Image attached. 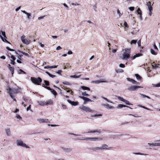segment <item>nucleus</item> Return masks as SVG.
<instances>
[{
    "mask_svg": "<svg viewBox=\"0 0 160 160\" xmlns=\"http://www.w3.org/2000/svg\"><path fill=\"white\" fill-rule=\"evenodd\" d=\"M88 22L89 23H92V22L91 21H90V20H86V21L84 20V21H82L81 22V23L80 24V25H81L83 22Z\"/></svg>",
    "mask_w": 160,
    "mask_h": 160,
    "instance_id": "obj_42",
    "label": "nucleus"
},
{
    "mask_svg": "<svg viewBox=\"0 0 160 160\" xmlns=\"http://www.w3.org/2000/svg\"><path fill=\"white\" fill-rule=\"evenodd\" d=\"M160 146V142L154 143V146Z\"/></svg>",
    "mask_w": 160,
    "mask_h": 160,
    "instance_id": "obj_51",
    "label": "nucleus"
},
{
    "mask_svg": "<svg viewBox=\"0 0 160 160\" xmlns=\"http://www.w3.org/2000/svg\"><path fill=\"white\" fill-rule=\"evenodd\" d=\"M127 107V108H130V109H132V108L130 107H129V106H126L125 105H123V104H119L117 106V108H122V107Z\"/></svg>",
    "mask_w": 160,
    "mask_h": 160,
    "instance_id": "obj_20",
    "label": "nucleus"
},
{
    "mask_svg": "<svg viewBox=\"0 0 160 160\" xmlns=\"http://www.w3.org/2000/svg\"><path fill=\"white\" fill-rule=\"evenodd\" d=\"M93 8L94 10L95 11H97V10H96V8H97L96 4H95V5H94V6H93Z\"/></svg>",
    "mask_w": 160,
    "mask_h": 160,
    "instance_id": "obj_59",
    "label": "nucleus"
},
{
    "mask_svg": "<svg viewBox=\"0 0 160 160\" xmlns=\"http://www.w3.org/2000/svg\"><path fill=\"white\" fill-rule=\"evenodd\" d=\"M82 95L83 96H88L89 95L86 93V92H83L82 93Z\"/></svg>",
    "mask_w": 160,
    "mask_h": 160,
    "instance_id": "obj_49",
    "label": "nucleus"
},
{
    "mask_svg": "<svg viewBox=\"0 0 160 160\" xmlns=\"http://www.w3.org/2000/svg\"><path fill=\"white\" fill-rule=\"evenodd\" d=\"M81 88L84 90H87L88 91L90 90V88H89L87 87L86 86H82L81 87Z\"/></svg>",
    "mask_w": 160,
    "mask_h": 160,
    "instance_id": "obj_26",
    "label": "nucleus"
},
{
    "mask_svg": "<svg viewBox=\"0 0 160 160\" xmlns=\"http://www.w3.org/2000/svg\"><path fill=\"white\" fill-rule=\"evenodd\" d=\"M79 108H80L82 110L86 112H96V111L94 110H92L90 108L84 106L83 105H82L79 107Z\"/></svg>",
    "mask_w": 160,
    "mask_h": 160,
    "instance_id": "obj_4",
    "label": "nucleus"
},
{
    "mask_svg": "<svg viewBox=\"0 0 160 160\" xmlns=\"http://www.w3.org/2000/svg\"><path fill=\"white\" fill-rule=\"evenodd\" d=\"M101 132L100 130H94L93 131H89L87 133H95V132H98V133H101Z\"/></svg>",
    "mask_w": 160,
    "mask_h": 160,
    "instance_id": "obj_25",
    "label": "nucleus"
},
{
    "mask_svg": "<svg viewBox=\"0 0 160 160\" xmlns=\"http://www.w3.org/2000/svg\"><path fill=\"white\" fill-rule=\"evenodd\" d=\"M37 121L40 123H48L49 120L47 119L39 118L37 120Z\"/></svg>",
    "mask_w": 160,
    "mask_h": 160,
    "instance_id": "obj_9",
    "label": "nucleus"
},
{
    "mask_svg": "<svg viewBox=\"0 0 160 160\" xmlns=\"http://www.w3.org/2000/svg\"><path fill=\"white\" fill-rule=\"evenodd\" d=\"M44 87L47 89L50 90V91H51L52 89L50 87H47V86H44Z\"/></svg>",
    "mask_w": 160,
    "mask_h": 160,
    "instance_id": "obj_55",
    "label": "nucleus"
},
{
    "mask_svg": "<svg viewBox=\"0 0 160 160\" xmlns=\"http://www.w3.org/2000/svg\"><path fill=\"white\" fill-rule=\"evenodd\" d=\"M62 48L60 46H58L56 48V50H59L61 49Z\"/></svg>",
    "mask_w": 160,
    "mask_h": 160,
    "instance_id": "obj_63",
    "label": "nucleus"
},
{
    "mask_svg": "<svg viewBox=\"0 0 160 160\" xmlns=\"http://www.w3.org/2000/svg\"><path fill=\"white\" fill-rule=\"evenodd\" d=\"M140 95L142 96L143 98H147L148 99H150V97L145 95L143 94H140Z\"/></svg>",
    "mask_w": 160,
    "mask_h": 160,
    "instance_id": "obj_43",
    "label": "nucleus"
},
{
    "mask_svg": "<svg viewBox=\"0 0 160 160\" xmlns=\"http://www.w3.org/2000/svg\"><path fill=\"white\" fill-rule=\"evenodd\" d=\"M38 103L39 105L42 106H44L45 105L46 103L43 101H38Z\"/></svg>",
    "mask_w": 160,
    "mask_h": 160,
    "instance_id": "obj_28",
    "label": "nucleus"
},
{
    "mask_svg": "<svg viewBox=\"0 0 160 160\" xmlns=\"http://www.w3.org/2000/svg\"><path fill=\"white\" fill-rule=\"evenodd\" d=\"M79 98H81L84 101V102H83V104H86V103L87 102H93V101H92V100H91V99H89L88 98H86V97H82V96H80Z\"/></svg>",
    "mask_w": 160,
    "mask_h": 160,
    "instance_id": "obj_8",
    "label": "nucleus"
},
{
    "mask_svg": "<svg viewBox=\"0 0 160 160\" xmlns=\"http://www.w3.org/2000/svg\"><path fill=\"white\" fill-rule=\"evenodd\" d=\"M31 80L34 84L38 85H40L42 82V79L39 77H38L37 78L31 77Z\"/></svg>",
    "mask_w": 160,
    "mask_h": 160,
    "instance_id": "obj_2",
    "label": "nucleus"
},
{
    "mask_svg": "<svg viewBox=\"0 0 160 160\" xmlns=\"http://www.w3.org/2000/svg\"><path fill=\"white\" fill-rule=\"evenodd\" d=\"M62 148L65 152H71L72 150V149L71 148H65L62 147Z\"/></svg>",
    "mask_w": 160,
    "mask_h": 160,
    "instance_id": "obj_14",
    "label": "nucleus"
},
{
    "mask_svg": "<svg viewBox=\"0 0 160 160\" xmlns=\"http://www.w3.org/2000/svg\"><path fill=\"white\" fill-rule=\"evenodd\" d=\"M91 150H93L94 151H101V147H97L93 148H92L91 149Z\"/></svg>",
    "mask_w": 160,
    "mask_h": 160,
    "instance_id": "obj_24",
    "label": "nucleus"
},
{
    "mask_svg": "<svg viewBox=\"0 0 160 160\" xmlns=\"http://www.w3.org/2000/svg\"><path fill=\"white\" fill-rule=\"evenodd\" d=\"M107 81H102V80H96L92 81L91 82L92 83L98 84L101 82H107Z\"/></svg>",
    "mask_w": 160,
    "mask_h": 160,
    "instance_id": "obj_10",
    "label": "nucleus"
},
{
    "mask_svg": "<svg viewBox=\"0 0 160 160\" xmlns=\"http://www.w3.org/2000/svg\"><path fill=\"white\" fill-rule=\"evenodd\" d=\"M150 52L151 53L154 55H156L157 54V53L155 52L153 49H150Z\"/></svg>",
    "mask_w": 160,
    "mask_h": 160,
    "instance_id": "obj_34",
    "label": "nucleus"
},
{
    "mask_svg": "<svg viewBox=\"0 0 160 160\" xmlns=\"http://www.w3.org/2000/svg\"><path fill=\"white\" fill-rule=\"evenodd\" d=\"M137 12L138 14L140 15L141 14H142V12L141 10L139 8H138L137 11Z\"/></svg>",
    "mask_w": 160,
    "mask_h": 160,
    "instance_id": "obj_46",
    "label": "nucleus"
},
{
    "mask_svg": "<svg viewBox=\"0 0 160 160\" xmlns=\"http://www.w3.org/2000/svg\"><path fill=\"white\" fill-rule=\"evenodd\" d=\"M19 52L21 53H22V54H23V55H25L28 57H29V54L27 53H25V52H22V51H18Z\"/></svg>",
    "mask_w": 160,
    "mask_h": 160,
    "instance_id": "obj_38",
    "label": "nucleus"
},
{
    "mask_svg": "<svg viewBox=\"0 0 160 160\" xmlns=\"http://www.w3.org/2000/svg\"><path fill=\"white\" fill-rule=\"evenodd\" d=\"M21 11L23 13H24L27 15V18L28 19H31V18L32 17L31 13L27 12L25 10H22Z\"/></svg>",
    "mask_w": 160,
    "mask_h": 160,
    "instance_id": "obj_16",
    "label": "nucleus"
},
{
    "mask_svg": "<svg viewBox=\"0 0 160 160\" xmlns=\"http://www.w3.org/2000/svg\"><path fill=\"white\" fill-rule=\"evenodd\" d=\"M124 26L126 27H127V28L128 27V25L127 24V22H124Z\"/></svg>",
    "mask_w": 160,
    "mask_h": 160,
    "instance_id": "obj_56",
    "label": "nucleus"
},
{
    "mask_svg": "<svg viewBox=\"0 0 160 160\" xmlns=\"http://www.w3.org/2000/svg\"><path fill=\"white\" fill-rule=\"evenodd\" d=\"M135 75L137 79H140L141 78L140 75L138 74H135Z\"/></svg>",
    "mask_w": 160,
    "mask_h": 160,
    "instance_id": "obj_47",
    "label": "nucleus"
},
{
    "mask_svg": "<svg viewBox=\"0 0 160 160\" xmlns=\"http://www.w3.org/2000/svg\"><path fill=\"white\" fill-rule=\"evenodd\" d=\"M16 117L18 119H21L22 118L21 117V116L18 114H17Z\"/></svg>",
    "mask_w": 160,
    "mask_h": 160,
    "instance_id": "obj_61",
    "label": "nucleus"
},
{
    "mask_svg": "<svg viewBox=\"0 0 160 160\" xmlns=\"http://www.w3.org/2000/svg\"><path fill=\"white\" fill-rule=\"evenodd\" d=\"M21 38L22 41L23 43L27 45H28L30 43V40L25 39V36L24 35L22 36Z\"/></svg>",
    "mask_w": 160,
    "mask_h": 160,
    "instance_id": "obj_7",
    "label": "nucleus"
},
{
    "mask_svg": "<svg viewBox=\"0 0 160 160\" xmlns=\"http://www.w3.org/2000/svg\"><path fill=\"white\" fill-rule=\"evenodd\" d=\"M5 131L7 135L10 136L11 135V132L9 129H5Z\"/></svg>",
    "mask_w": 160,
    "mask_h": 160,
    "instance_id": "obj_27",
    "label": "nucleus"
},
{
    "mask_svg": "<svg viewBox=\"0 0 160 160\" xmlns=\"http://www.w3.org/2000/svg\"><path fill=\"white\" fill-rule=\"evenodd\" d=\"M143 87L135 85H132L129 87L128 88V89L130 91H135L137 90L138 89L140 88H142Z\"/></svg>",
    "mask_w": 160,
    "mask_h": 160,
    "instance_id": "obj_5",
    "label": "nucleus"
},
{
    "mask_svg": "<svg viewBox=\"0 0 160 160\" xmlns=\"http://www.w3.org/2000/svg\"><path fill=\"white\" fill-rule=\"evenodd\" d=\"M117 13L119 15V17L120 18L121 17V12H120L119 10L118 9L117 10Z\"/></svg>",
    "mask_w": 160,
    "mask_h": 160,
    "instance_id": "obj_57",
    "label": "nucleus"
},
{
    "mask_svg": "<svg viewBox=\"0 0 160 160\" xmlns=\"http://www.w3.org/2000/svg\"><path fill=\"white\" fill-rule=\"evenodd\" d=\"M129 9L130 10L133 11L134 10V7H129Z\"/></svg>",
    "mask_w": 160,
    "mask_h": 160,
    "instance_id": "obj_54",
    "label": "nucleus"
},
{
    "mask_svg": "<svg viewBox=\"0 0 160 160\" xmlns=\"http://www.w3.org/2000/svg\"><path fill=\"white\" fill-rule=\"evenodd\" d=\"M131 53L130 49L127 48L124 49L123 52L122 59L123 60H127L130 58V54Z\"/></svg>",
    "mask_w": 160,
    "mask_h": 160,
    "instance_id": "obj_1",
    "label": "nucleus"
},
{
    "mask_svg": "<svg viewBox=\"0 0 160 160\" xmlns=\"http://www.w3.org/2000/svg\"><path fill=\"white\" fill-rule=\"evenodd\" d=\"M63 84L64 85H71V84L70 83L68 82H63Z\"/></svg>",
    "mask_w": 160,
    "mask_h": 160,
    "instance_id": "obj_50",
    "label": "nucleus"
},
{
    "mask_svg": "<svg viewBox=\"0 0 160 160\" xmlns=\"http://www.w3.org/2000/svg\"><path fill=\"white\" fill-rule=\"evenodd\" d=\"M117 98H118V99L119 100L122 101L123 102H124V100H125V99H124L122 97H121L120 96H118Z\"/></svg>",
    "mask_w": 160,
    "mask_h": 160,
    "instance_id": "obj_35",
    "label": "nucleus"
},
{
    "mask_svg": "<svg viewBox=\"0 0 160 160\" xmlns=\"http://www.w3.org/2000/svg\"><path fill=\"white\" fill-rule=\"evenodd\" d=\"M142 55V53L136 54H135V55H134V56H133L132 57V60H133V59H134L136 58L140 57Z\"/></svg>",
    "mask_w": 160,
    "mask_h": 160,
    "instance_id": "obj_21",
    "label": "nucleus"
},
{
    "mask_svg": "<svg viewBox=\"0 0 160 160\" xmlns=\"http://www.w3.org/2000/svg\"><path fill=\"white\" fill-rule=\"evenodd\" d=\"M9 70L11 72L12 76H13V75L14 73V68L12 67L11 68H9Z\"/></svg>",
    "mask_w": 160,
    "mask_h": 160,
    "instance_id": "obj_36",
    "label": "nucleus"
},
{
    "mask_svg": "<svg viewBox=\"0 0 160 160\" xmlns=\"http://www.w3.org/2000/svg\"><path fill=\"white\" fill-rule=\"evenodd\" d=\"M82 75L80 74L78 75H74L73 76H71L70 77L71 78H80Z\"/></svg>",
    "mask_w": 160,
    "mask_h": 160,
    "instance_id": "obj_32",
    "label": "nucleus"
},
{
    "mask_svg": "<svg viewBox=\"0 0 160 160\" xmlns=\"http://www.w3.org/2000/svg\"><path fill=\"white\" fill-rule=\"evenodd\" d=\"M0 37L1 38V39H2V41L4 42H6L8 43H9L10 44V43L8 42L6 39V38H4L2 37L0 35Z\"/></svg>",
    "mask_w": 160,
    "mask_h": 160,
    "instance_id": "obj_30",
    "label": "nucleus"
},
{
    "mask_svg": "<svg viewBox=\"0 0 160 160\" xmlns=\"http://www.w3.org/2000/svg\"><path fill=\"white\" fill-rule=\"evenodd\" d=\"M53 101L52 100L50 99L47 101L46 102L45 105H52L53 104Z\"/></svg>",
    "mask_w": 160,
    "mask_h": 160,
    "instance_id": "obj_18",
    "label": "nucleus"
},
{
    "mask_svg": "<svg viewBox=\"0 0 160 160\" xmlns=\"http://www.w3.org/2000/svg\"><path fill=\"white\" fill-rule=\"evenodd\" d=\"M55 96H56L57 94L56 92L53 89H52V90L50 91Z\"/></svg>",
    "mask_w": 160,
    "mask_h": 160,
    "instance_id": "obj_40",
    "label": "nucleus"
},
{
    "mask_svg": "<svg viewBox=\"0 0 160 160\" xmlns=\"http://www.w3.org/2000/svg\"><path fill=\"white\" fill-rule=\"evenodd\" d=\"M11 58L12 59V60L13 61H15L16 59V58H15V57H14V56L13 55H12L11 57Z\"/></svg>",
    "mask_w": 160,
    "mask_h": 160,
    "instance_id": "obj_58",
    "label": "nucleus"
},
{
    "mask_svg": "<svg viewBox=\"0 0 160 160\" xmlns=\"http://www.w3.org/2000/svg\"><path fill=\"white\" fill-rule=\"evenodd\" d=\"M160 65L159 64H155V65H152V68L153 69H156L157 68L159 67V66Z\"/></svg>",
    "mask_w": 160,
    "mask_h": 160,
    "instance_id": "obj_33",
    "label": "nucleus"
},
{
    "mask_svg": "<svg viewBox=\"0 0 160 160\" xmlns=\"http://www.w3.org/2000/svg\"><path fill=\"white\" fill-rule=\"evenodd\" d=\"M45 72L46 73H47V74H48L50 77H51L52 78H53L56 77V76L50 74L49 72H48L46 71V72Z\"/></svg>",
    "mask_w": 160,
    "mask_h": 160,
    "instance_id": "obj_31",
    "label": "nucleus"
},
{
    "mask_svg": "<svg viewBox=\"0 0 160 160\" xmlns=\"http://www.w3.org/2000/svg\"><path fill=\"white\" fill-rule=\"evenodd\" d=\"M91 138H77L76 140H90L91 141Z\"/></svg>",
    "mask_w": 160,
    "mask_h": 160,
    "instance_id": "obj_13",
    "label": "nucleus"
},
{
    "mask_svg": "<svg viewBox=\"0 0 160 160\" xmlns=\"http://www.w3.org/2000/svg\"><path fill=\"white\" fill-rule=\"evenodd\" d=\"M153 87H160V83H159L157 84H155L153 85Z\"/></svg>",
    "mask_w": 160,
    "mask_h": 160,
    "instance_id": "obj_48",
    "label": "nucleus"
},
{
    "mask_svg": "<svg viewBox=\"0 0 160 160\" xmlns=\"http://www.w3.org/2000/svg\"><path fill=\"white\" fill-rule=\"evenodd\" d=\"M127 79L128 81L131 82L133 84L137 85L139 84V83L138 82L135 81V80L129 78H127Z\"/></svg>",
    "mask_w": 160,
    "mask_h": 160,
    "instance_id": "obj_11",
    "label": "nucleus"
},
{
    "mask_svg": "<svg viewBox=\"0 0 160 160\" xmlns=\"http://www.w3.org/2000/svg\"><path fill=\"white\" fill-rule=\"evenodd\" d=\"M17 145L18 146H20L25 147L27 148H30L27 146L25 143L23 142L22 140L21 139H18L16 141Z\"/></svg>",
    "mask_w": 160,
    "mask_h": 160,
    "instance_id": "obj_3",
    "label": "nucleus"
},
{
    "mask_svg": "<svg viewBox=\"0 0 160 160\" xmlns=\"http://www.w3.org/2000/svg\"><path fill=\"white\" fill-rule=\"evenodd\" d=\"M149 10V15L151 16L152 14V9H151V10H150V9H148Z\"/></svg>",
    "mask_w": 160,
    "mask_h": 160,
    "instance_id": "obj_64",
    "label": "nucleus"
},
{
    "mask_svg": "<svg viewBox=\"0 0 160 160\" xmlns=\"http://www.w3.org/2000/svg\"><path fill=\"white\" fill-rule=\"evenodd\" d=\"M44 82L45 84H43L42 86L44 87V85L48 86L49 85V82L48 81L46 80H44Z\"/></svg>",
    "mask_w": 160,
    "mask_h": 160,
    "instance_id": "obj_37",
    "label": "nucleus"
},
{
    "mask_svg": "<svg viewBox=\"0 0 160 160\" xmlns=\"http://www.w3.org/2000/svg\"><path fill=\"white\" fill-rule=\"evenodd\" d=\"M9 94L11 97L13 99V100L14 101L16 102V100L15 98V96L13 95L12 93L11 92H9Z\"/></svg>",
    "mask_w": 160,
    "mask_h": 160,
    "instance_id": "obj_23",
    "label": "nucleus"
},
{
    "mask_svg": "<svg viewBox=\"0 0 160 160\" xmlns=\"http://www.w3.org/2000/svg\"><path fill=\"white\" fill-rule=\"evenodd\" d=\"M133 154H136V155H144V156H147L148 155V154L146 153H141L140 152H136V153H133Z\"/></svg>",
    "mask_w": 160,
    "mask_h": 160,
    "instance_id": "obj_29",
    "label": "nucleus"
},
{
    "mask_svg": "<svg viewBox=\"0 0 160 160\" xmlns=\"http://www.w3.org/2000/svg\"><path fill=\"white\" fill-rule=\"evenodd\" d=\"M2 34V35L4 37V38H7V37L6 35V33L4 31H2L1 32Z\"/></svg>",
    "mask_w": 160,
    "mask_h": 160,
    "instance_id": "obj_41",
    "label": "nucleus"
},
{
    "mask_svg": "<svg viewBox=\"0 0 160 160\" xmlns=\"http://www.w3.org/2000/svg\"><path fill=\"white\" fill-rule=\"evenodd\" d=\"M62 72V71L61 70H58L57 72H56L58 74L61 75V73Z\"/></svg>",
    "mask_w": 160,
    "mask_h": 160,
    "instance_id": "obj_62",
    "label": "nucleus"
},
{
    "mask_svg": "<svg viewBox=\"0 0 160 160\" xmlns=\"http://www.w3.org/2000/svg\"><path fill=\"white\" fill-rule=\"evenodd\" d=\"M102 116L101 114H96L94 115H91V117H98V116Z\"/></svg>",
    "mask_w": 160,
    "mask_h": 160,
    "instance_id": "obj_45",
    "label": "nucleus"
},
{
    "mask_svg": "<svg viewBox=\"0 0 160 160\" xmlns=\"http://www.w3.org/2000/svg\"><path fill=\"white\" fill-rule=\"evenodd\" d=\"M137 40H132L131 42V44H136L137 42Z\"/></svg>",
    "mask_w": 160,
    "mask_h": 160,
    "instance_id": "obj_52",
    "label": "nucleus"
},
{
    "mask_svg": "<svg viewBox=\"0 0 160 160\" xmlns=\"http://www.w3.org/2000/svg\"><path fill=\"white\" fill-rule=\"evenodd\" d=\"M103 139L102 138H91V141H100Z\"/></svg>",
    "mask_w": 160,
    "mask_h": 160,
    "instance_id": "obj_19",
    "label": "nucleus"
},
{
    "mask_svg": "<svg viewBox=\"0 0 160 160\" xmlns=\"http://www.w3.org/2000/svg\"><path fill=\"white\" fill-rule=\"evenodd\" d=\"M67 101L68 102L71 104L72 105L76 106L78 105V102H75L69 100H68Z\"/></svg>",
    "mask_w": 160,
    "mask_h": 160,
    "instance_id": "obj_12",
    "label": "nucleus"
},
{
    "mask_svg": "<svg viewBox=\"0 0 160 160\" xmlns=\"http://www.w3.org/2000/svg\"><path fill=\"white\" fill-rule=\"evenodd\" d=\"M102 105L104 107H105L108 109L114 108L113 107L110 106L108 104H102Z\"/></svg>",
    "mask_w": 160,
    "mask_h": 160,
    "instance_id": "obj_15",
    "label": "nucleus"
},
{
    "mask_svg": "<svg viewBox=\"0 0 160 160\" xmlns=\"http://www.w3.org/2000/svg\"><path fill=\"white\" fill-rule=\"evenodd\" d=\"M124 102L127 105H132V104L130 103H129V102L128 101L126 100L125 99V100H124Z\"/></svg>",
    "mask_w": 160,
    "mask_h": 160,
    "instance_id": "obj_44",
    "label": "nucleus"
},
{
    "mask_svg": "<svg viewBox=\"0 0 160 160\" xmlns=\"http://www.w3.org/2000/svg\"><path fill=\"white\" fill-rule=\"evenodd\" d=\"M45 17V16L39 17L38 18V20H41V19H43Z\"/></svg>",
    "mask_w": 160,
    "mask_h": 160,
    "instance_id": "obj_60",
    "label": "nucleus"
},
{
    "mask_svg": "<svg viewBox=\"0 0 160 160\" xmlns=\"http://www.w3.org/2000/svg\"><path fill=\"white\" fill-rule=\"evenodd\" d=\"M108 146L106 144L102 145V146L101 147V150L109 149V148H108Z\"/></svg>",
    "mask_w": 160,
    "mask_h": 160,
    "instance_id": "obj_17",
    "label": "nucleus"
},
{
    "mask_svg": "<svg viewBox=\"0 0 160 160\" xmlns=\"http://www.w3.org/2000/svg\"><path fill=\"white\" fill-rule=\"evenodd\" d=\"M102 98L104 99V100H106L108 102H110V103H112V102L110 101L109 99H107V98H106L105 97H103L102 96Z\"/></svg>",
    "mask_w": 160,
    "mask_h": 160,
    "instance_id": "obj_39",
    "label": "nucleus"
},
{
    "mask_svg": "<svg viewBox=\"0 0 160 160\" xmlns=\"http://www.w3.org/2000/svg\"><path fill=\"white\" fill-rule=\"evenodd\" d=\"M119 67L122 68H124L125 67V65L123 64H119Z\"/></svg>",
    "mask_w": 160,
    "mask_h": 160,
    "instance_id": "obj_53",
    "label": "nucleus"
},
{
    "mask_svg": "<svg viewBox=\"0 0 160 160\" xmlns=\"http://www.w3.org/2000/svg\"><path fill=\"white\" fill-rule=\"evenodd\" d=\"M21 88L18 87V88H13L11 89L9 88V92H11L12 93H17L18 92H21Z\"/></svg>",
    "mask_w": 160,
    "mask_h": 160,
    "instance_id": "obj_6",
    "label": "nucleus"
},
{
    "mask_svg": "<svg viewBox=\"0 0 160 160\" xmlns=\"http://www.w3.org/2000/svg\"><path fill=\"white\" fill-rule=\"evenodd\" d=\"M146 4L148 7V9H152V8L151 5V3L149 1L148 2H147Z\"/></svg>",
    "mask_w": 160,
    "mask_h": 160,
    "instance_id": "obj_22",
    "label": "nucleus"
}]
</instances>
